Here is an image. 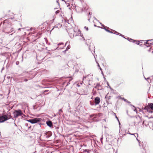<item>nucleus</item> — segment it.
I'll return each mask as SVG.
<instances>
[{
  "label": "nucleus",
  "instance_id": "1",
  "mask_svg": "<svg viewBox=\"0 0 153 153\" xmlns=\"http://www.w3.org/2000/svg\"><path fill=\"white\" fill-rule=\"evenodd\" d=\"M40 119L39 118H34L32 119L27 120V121L30 123L32 124L35 123L37 122L40 121Z\"/></svg>",
  "mask_w": 153,
  "mask_h": 153
},
{
  "label": "nucleus",
  "instance_id": "2",
  "mask_svg": "<svg viewBox=\"0 0 153 153\" xmlns=\"http://www.w3.org/2000/svg\"><path fill=\"white\" fill-rule=\"evenodd\" d=\"M8 119L6 115H3L0 117V122L2 123L6 120Z\"/></svg>",
  "mask_w": 153,
  "mask_h": 153
},
{
  "label": "nucleus",
  "instance_id": "3",
  "mask_svg": "<svg viewBox=\"0 0 153 153\" xmlns=\"http://www.w3.org/2000/svg\"><path fill=\"white\" fill-rule=\"evenodd\" d=\"M14 115L15 117H17L20 115L21 114V111L20 110L16 111L14 112Z\"/></svg>",
  "mask_w": 153,
  "mask_h": 153
},
{
  "label": "nucleus",
  "instance_id": "4",
  "mask_svg": "<svg viewBox=\"0 0 153 153\" xmlns=\"http://www.w3.org/2000/svg\"><path fill=\"white\" fill-rule=\"evenodd\" d=\"M95 102L96 104H98L100 102V98L98 97H96L95 100Z\"/></svg>",
  "mask_w": 153,
  "mask_h": 153
},
{
  "label": "nucleus",
  "instance_id": "5",
  "mask_svg": "<svg viewBox=\"0 0 153 153\" xmlns=\"http://www.w3.org/2000/svg\"><path fill=\"white\" fill-rule=\"evenodd\" d=\"M46 123L48 126L51 127L52 126V123L51 121H47Z\"/></svg>",
  "mask_w": 153,
  "mask_h": 153
},
{
  "label": "nucleus",
  "instance_id": "6",
  "mask_svg": "<svg viewBox=\"0 0 153 153\" xmlns=\"http://www.w3.org/2000/svg\"><path fill=\"white\" fill-rule=\"evenodd\" d=\"M139 145L140 149L143 148L145 149V148L146 147L145 144H139Z\"/></svg>",
  "mask_w": 153,
  "mask_h": 153
},
{
  "label": "nucleus",
  "instance_id": "7",
  "mask_svg": "<svg viewBox=\"0 0 153 153\" xmlns=\"http://www.w3.org/2000/svg\"><path fill=\"white\" fill-rule=\"evenodd\" d=\"M128 40L130 42H135V40H134L132 39H128Z\"/></svg>",
  "mask_w": 153,
  "mask_h": 153
},
{
  "label": "nucleus",
  "instance_id": "8",
  "mask_svg": "<svg viewBox=\"0 0 153 153\" xmlns=\"http://www.w3.org/2000/svg\"><path fill=\"white\" fill-rule=\"evenodd\" d=\"M85 28L86 29V30H88V29L87 27H85Z\"/></svg>",
  "mask_w": 153,
  "mask_h": 153
},
{
  "label": "nucleus",
  "instance_id": "9",
  "mask_svg": "<svg viewBox=\"0 0 153 153\" xmlns=\"http://www.w3.org/2000/svg\"><path fill=\"white\" fill-rule=\"evenodd\" d=\"M106 30V31H108V32H110V31H109V30Z\"/></svg>",
  "mask_w": 153,
  "mask_h": 153
},
{
  "label": "nucleus",
  "instance_id": "10",
  "mask_svg": "<svg viewBox=\"0 0 153 153\" xmlns=\"http://www.w3.org/2000/svg\"><path fill=\"white\" fill-rule=\"evenodd\" d=\"M95 153H98V152H96Z\"/></svg>",
  "mask_w": 153,
  "mask_h": 153
}]
</instances>
